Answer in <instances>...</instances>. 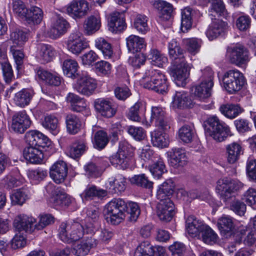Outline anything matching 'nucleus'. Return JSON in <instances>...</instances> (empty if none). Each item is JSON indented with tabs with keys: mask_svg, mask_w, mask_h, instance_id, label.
I'll list each match as a JSON object with an SVG mask.
<instances>
[{
	"mask_svg": "<svg viewBox=\"0 0 256 256\" xmlns=\"http://www.w3.org/2000/svg\"><path fill=\"white\" fill-rule=\"evenodd\" d=\"M140 82L144 88L160 94H166L168 91L166 75L160 70L152 68L146 70Z\"/></svg>",
	"mask_w": 256,
	"mask_h": 256,
	"instance_id": "nucleus-1",
	"label": "nucleus"
},
{
	"mask_svg": "<svg viewBox=\"0 0 256 256\" xmlns=\"http://www.w3.org/2000/svg\"><path fill=\"white\" fill-rule=\"evenodd\" d=\"M127 203L122 198H114L105 206L104 212L107 221L112 224H118L126 217Z\"/></svg>",
	"mask_w": 256,
	"mask_h": 256,
	"instance_id": "nucleus-2",
	"label": "nucleus"
},
{
	"mask_svg": "<svg viewBox=\"0 0 256 256\" xmlns=\"http://www.w3.org/2000/svg\"><path fill=\"white\" fill-rule=\"evenodd\" d=\"M84 234V228L78 222H63L60 226L58 236L64 242L78 240L83 236Z\"/></svg>",
	"mask_w": 256,
	"mask_h": 256,
	"instance_id": "nucleus-3",
	"label": "nucleus"
},
{
	"mask_svg": "<svg viewBox=\"0 0 256 256\" xmlns=\"http://www.w3.org/2000/svg\"><path fill=\"white\" fill-rule=\"evenodd\" d=\"M226 57L230 63L238 66L246 64L250 60L248 50L240 44L228 46Z\"/></svg>",
	"mask_w": 256,
	"mask_h": 256,
	"instance_id": "nucleus-4",
	"label": "nucleus"
},
{
	"mask_svg": "<svg viewBox=\"0 0 256 256\" xmlns=\"http://www.w3.org/2000/svg\"><path fill=\"white\" fill-rule=\"evenodd\" d=\"M207 123L209 126L208 132L209 136L216 142H222L228 136H231L230 128L217 116L210 117L207 120Z\"/></svg>",
	"mask_w": 256,
	"mask_h": 256,
	"instance_id": "nucleus-5",
	"label": "nucleus"
},
{
	"mask_svg": "<svg viewBox=\"0 0 256 256\" xmlns=\"http://www.w3.org/2000/svg\"><path fill=\"white\" fill-rule=\"evenodd\" d=\"M96 87V80L85 71L80 72L76 82L73 85V88L76 91L87 96L92 95Z\"/></svg>",
	"mask_w": 256,
	"mask_h": 256,
	"instance_id": "nucleus-6",
	"label": "nucleus"
},
{
	"mask_svg": "<svg viewBox=\"0 0 256 256\" xmlns=\"http://www.w3.org/2000/svg\"><path fill=\"white\" fill-rule=\"evenodd\" d=\"M242 186L243 184L240 182L226 177L218 180L216 190L220 198L226 202L232 197L235 191Z\"/></svg>",
	"mask_w": 256,
	"mask_h": 256,
	"instance_id": "nucleus-7",
	"label": "nucleus"
},
{
	"mask_svg": "<svg viewBox=\"0 0 256 256\" xmlns=\"http://www.w3.org/2000/svg\"><path fill=\"white\" fill-rule=\"evenodd\" d=\"M224 86L230 94L240 90L245 84L244 78L242 73L238 70H230L224 75Z\"/></svg>",
	"mask_w": 256,
	"mask_h": 256,
	"instance_id": "nucleus-8",
	"label": "nucleus"
},
{
	"mask_svg": "<svg viewBox=\"0 0 256 256\" xmlns=\"http://www.w3.org/2000/svg\"><path fill=\"white\" fill-rule=\"evenodd\" d=\"M82 33L76 31L72 32L66 42L68 50L76 55H78L88 46Z\"/></svg>",
	"mask_w": 256,
	"mask_h": 256,
	"instance_id": "nucleus-9",
	"label": "nucleus"
},
{
	"mask_svg": "<svg viewBox=\"0 0 256 256\" xmlns=\"http://www.w3.org/2000/svg\"><path fill=\"white\" fill-rule=\"evenodd\" d=\"M128 146L126 142H120L118 152L110 158L111 164L117 168L124 170L129 166L130 158L126 152Z\"/></svg>",
	"mask_w": 256,
	"mask_h": 256,
	"instance_id": "nucleus-10",
	"label": "nucleus"
},
{
	"mask_svg": "<svg viewBox=\"0 0 256 256\" xmlns=\"http://www.w3.org/2000/svg\"><path fill=\"white\" fill-rule=\"evenodd\" d=\"M154 122L156 126L162 130H167L170 128V126L166 120L165 112L162 108L158 106H152L151 110V116L150 122L146 120H142V124L147 126L150 124Z\"/></svg>",
	"mask_w": 256,
	"mask_h": 256,
	"instance_id": "nucleus-11",
	"label": "nucleus"
},
{
	"mask_svg": "<svg viewBox=\"0 0 256 256\" xmlns=\"http://www.w3.org/2000/svg\"><path fill=\"white\" fill-rule=\"evenodd\" d=\"M36 219L32 216L24 214H20L14 218V226L19 232L22 231L31 234L36 230Z\"/></svg>",
	"mask_w": 256,
	"mask_h": 256,
	"instance_id": "nucleus-12",
	"label": "nucleus"
},
{
	"mask_svg": "<svg viewBox=\"0 0 256 256\" xmlns=\"http://www.w3.org/2000/svg\"><path fill=\"white\" fill-rule=\"evenodd\" d=\"M172 64V74L176 84L179 86H184L188 76V65L186 60Z\"/></svg>",
	"mask_w": 256,
	"mask_h": 256,
	"instance_id": "nucleus-13",
	"label": "nucleus"
},
{
	"mask_svg": "<svg viewBox=\"0 0 256 256\" xmlns=\"http://www.w3.org/2000/svg\"><path fill=\"white\" fill-rule=\"evenodd\" d=\"M31 120L25 110L15 114L12 118L10 128L16 133L22 134L30 128Z\"/></svg>",
	"mask_w": 256,
	"mask_h": 256,
	"instance_id": "nucleus-14",
	"label": "nucleus"
},
{
	"mask_svg": "<svg viewBox=\"0 0 256 256\" xmlns=\"http://www.w3.org/2000/svg\"><path fill=\"white\" fill-rule=\"evenodd\" d=\"M67 14L74 19L86 16L88 10V4L84 0H73L66 6Z\"/></svg>",
	"mask_w": 256,
	"mask_h": 256,
	"instance_id": "nucleus-15",
	"label": "nucleus"
},
{
	"mask_svg": "<svg viewBox=\"0 0 256 256\" xmlns=\"http://www.w3.org/2000/svg\"><path fill=\"white\" fill-rule=\"evenodd\" d=\"M50 178L56 184L63 182L68 175V166L63 160L54 162L50 170Z\"/></svg>",
	"mask_w": 256,
	"mask_h": 256,
	"instance_id": "nucleus-16",
	"label": "nucleus"
},
{
	"mask_svg": "<svg viewBox=\"0 0 256 256\" xmlns=\"http://www.w3.org/2000/svg\"><path fill=\"white\" fill-rule=\"evenodd\" d=\"M66 102L70 106V110L76 112H90V108L86 100L72 92L68 94L66 98Z\"/></svg>",
	"mask_w": 256,
	"mask_h": 256,
	"instance_id": "nucleus-17",
	"label": "nucleus"
},
{
	"mask_svg": "<svg viewBox=\"0 0 256 256\" xmlns=\"http://www.w3.org/2000/svg\"><path fill=\"white\" fill-rule=\"evenodd\" d=\"M174 204L170 199L160 201L157 206L158 217L162 221H170L174 214Z\"/></svg>",
	"mask_w": 256,
	"mask_h": 256,
	"instance_id": "nucleus-18",
	"label": "nucleus"
},
{
	"mask_svg": "<svg viewBox=\"0 0 256 256\" xmlns=\"http://www.w3.org/2000/svg\"><path fill=\"white\" fill-rule=\"evenodd\" d=\"M96 110L102 116L110 118L116 113V109L112 103L108 100L104 98L96 99L94 102Z\"/></svg>",
	"mask_w": 256,
	"mask_h": 256,
	"instance_id": "nucleus-19",
	"label": "nucleus"
},
{
	"mask_svg": "<svg viewBox=\"0 0 256 256\" xmlns=\"http://www.w3.org/2000/svg\"><path fill=\"white\" fill-rule=\"evenodd\" d=\"M188 233L192 237L200 238L206 224L194 216H189L186 222Z\"/></svg>",
	"mask_w": 256,
	"mask_h": 256,
	"instance_id": "nucleus-20",
	"label": "nucleus"
},
{
	"mask_svg": "<svg viewBox=\"0 0 256 256\" xmlns=\"http://www.w3.org/2000/svg\"><path fill=\"white\" fill-rule=\"evenodd\" d=\"M96 246V240L90 237L74 244L72 252L77 256L87 255L90 249Z\"/></svg>",
	"mask_w": 256,
	"mask_h": 256,
	"instance_id": "nucleus-21",
	"label": "nucleus"
},
{
	"mask_svg": "<svg viewBox=\"0 0 256 256\" xmlns=\"http://www.w3.org/2000/svg\"><path fill=\"white\" fill-rule=\"evenodd\" d=\"M106 184L112 192L121 193L126 188V180L122 175L118 174L109 178Z\"/></svg>",
	"mask_w": 256,
	"mask_h": 256,
	"instance_id": "nucleus-22",
	"label": "nucleus"
},
{
	"mask_svg": "<svg viewBox=\"0 0 256 256\" xmlns=\"http://www.w3.org/2000/svg\"><path fill=\"white\" fill-rule=\"evenodd\" d=\"M194 104L189 94L184 91L176 92L172 102V107L178 108H191Z\"/></svg>",
	"mask_w": 256,
	"mask_h": 256,
	"instance_id": "nucleus-23",
	"label": "nucleus"
},
{
	"mask_svg": "<svg viewBox=\"0 0 256 256\" xmlns=\"http://www.w3.org/2000/svg\"><path fill=\"white\" fill-rule=\"evenodd\" d=\"M153 6L158 12L160 20L165 22L171 18L173 12V6L171 4L162 0H156Z\"/></svg>",
	"mask_w": 256,
	"mask_h": 256,
	"instance_id": "nucleus-24",
	"label": "nucleus"
},
{
	"mask_svg": "<svg viewBox=\"0 0 256 256\" xmlns=\"http://www.w3.org/2000/svg\"><path fill=\"white\" fill-rule=\"evenodd\" d=\"M108 26L109 30L115 33L121 32L126 28L124 18L122 14L118 12L110 14L108 17Z\"/></svg>",
	"mask_w": 256,
	"mask_h": 256,
	"instance_id": "nucleus-25",
	"label": "nucleus"
},
{
	"mask_svg": "<svg viewBox=\"0 0 256 256\" xmlns=\"http://www.w3.org/2000/svg\"><path fill=\"white\" fill-rule=\"evenodd\" d=\"M72 200L70 196L57 188L56 194L50 198V202L52 206L58 209L68 206L72 202Z\"/></svg>",
	"mask_w": 256,
	"mask_h": 256,
	"instance_id": "nucleus-26",
	"label": "nucleus"
},
{
	"mask_svg": "<svg viewBox=\"0 0 256 256\" xmlns=\"http://www.w3.org/2000/svg\"><path fill=\"white\" fill-rule=\"evenodd\" d=\"M69 28V23L64 18H58L48 31L49 36L53 39L57 38L65 34Z\"/></svg>",
	"mask_w": 256,
	"mask_h": 256,
	"instance_id": "nucleus-27",
	"label": "nucleus"
},
{
	"mask_svg": "<svg viewBox=\"0 0 256 256\" xmlns=\"http://www.w3.org/2000/svg\"><path fill=\"white\" fill-rule=\"evenodd\" d=\"M188 162V158L185 150L175 148L172 149L170 154V164L174 168L182 167Z\"/></svg>",
	"mask_w": 256,
	"mask_h": 256,
	"instance_id": "nucleus-28",
	"label": "nucleus"
},
{
	"mask_svg": "<svg viewBox=\"0 0 256 256\" xmlns=\"http://www.w3.org/2000/svg\"><path fill=\"white\" fill-rule=\"evenodd\" d=\"M56 52L50 45L41 44L38 46L36 58L42 64L50 62L54 58Z\"/></svg>",
	"mask_w": 256,
	"mask_h": 256,
	"instance_id": "nucleus-29",
	"label": "nucleus"
},
{
	"mask_svg": "<svg viewBox=\"0 0 256 256\" xmlns=\"http://www.w3.org/2000/svg\"><path fill=\"white\" fill-rule=\"evenodd\" d=\"M174 187L175 185L172 180H166L158 187L156 192L157 199L160 201H166V200L170 199V196L173 194Z\"/></svg>",
	"mask_w": 256,
	"mask_h": 256,
	"instance_id": "nucleus-30",
	"label": "nucleus"
},
{
	"mask_svg": "<svg viewBox=\"0 0 256 256\" xmlns=\"http://www.w3.org/2000/svg\"><path fill=\"white\" fill-rule=\"evenodd\" d=\"M227 27L228 24L226 22L220 20H215L206 30V36L210 40H212L224 33Z\"/></svg>",
	"mask_w": 256,
	"mask_h": 256,
	"instance_id": "nucleus-31",
	"label": "nucleus"
},
{
	"mask_svg": "<svg viewBox=\"0 0 256 256\" xmlns=\"http://www.w3.org/2000/svg\"><path fill=\"white\" fill-rule=\"evenodd\" d=\"M23 155L24 158L32 164H40L44 158V154L41 149L30 146L24 148Z\"/></svg>",
	"mask_w": 256,
	"mask_h": 256,
	"instance_id": "nucleus-32",
	"label": "nucleus"
},
{
	"mask_svg": "<svg viewBox=\"0 0 256 256\" xmlns=\"http://www.w3.org/2000/svg\"><path fill=\"white\" fill-rule=\"evenodd\" d=\"M213 86L214 83L208 84L200 82L194 86V90H192L194 94L200 100L204 101L210 96Z\"/></svg>",
	"mask_w": 256,
	"mask_h": 256,
	"instance_id": "nucleus-33",
	"label": "nucleus"
},
{
	"mask_svg": "<svg viewBox=\"0 0 256 256\" xmlns=\"http://www.w3.org/2000/svg\"><path fill=\"white\" fill-rule=\"evenodd\" d=\"M168 54L172 64H178V62L185 60L184 54V51L182 49L176 40H172L168 44Z\"/></svg>",
	"mask_w": 256,
	"mask_h": 256,
	"instance_id": "nucleus-34",
	"label": "nucleus"
},
{
	"mask_svg": "<svg viewBox=\"0 0 256 256\" xmlns=\"http://www.w3.org/2000/svg\"><path fill=\"white\" fill-rule=\"evenodd\" d=\"M42 126L54 135H56L60 130L58 118L53 114H46L42 119Z\"/></svg>",
	"mask_w": 256,
	"mask_h": 256,
	"instance_id": "nucleus-35",
	"label": "nucleus"
},
{
	"mask_svg": "<svg viewBox=\"0 0 256 256\" xmlns=\"http://www.w3.org/2000/svg\"><path fill=\"white\" fill-rule=\"evenodd\" d=\"M126 46L128 52L134 54L146 47V43L143 38L135 35H130L126 39Z\"/></svg>",
	"mask_w": 256,
	"mask_h": 256,
	"instance_id": "nucleus-36",
	"label": "nucleus"
},
{
	"mask_svg": "<svg viewBox=\"0 0 256 256\" xmlns=\"http://www.w3.org/2000/svg\"><path fill=\"white\" fill-rule=\"evenodd\" d=\"M34 92L30 88H23L15 94L14 100L16 104L20 107H24L29 104Z\"/></svg>",
	"mask_w": 256,
	"mask_h": 256,
	"instance_id": "nucleus-37",
	"label": "nucleus"
},
{
	"mask_svg": "<svg viewBox=\"0 0 256 256\" xmlns=\"http://www.w3.org/2000/svg\"><path fill=\"white\" fill-rule=\"evenodd\" d=\"M62 68L64 74L72 79L76 78L80 74L78 72L79 66L78 62L73 59L65 60Z\"/></svg>",
	"mask_w": 256,
	"mask_h": 256,
	"instance_id": "nucleus-38",
	"label": "nucleus"
},
{
	"mask_svg": "<svg viewBox=\"0 0 256 256\" xmlns=\"http://www.w3.org/2000/svg\"><path fill=\"white\" fill-rule=\"evenodd\" d=\"M217 225L221 234L224 236L230 234L234 228L233 218L226 214L218 218Z\"/></svg>",
	"mask_w": 256,
	"mask_h": 256,
	"instance_id": "nucleus-39",
	"label": "nucleus"
},
{
	"mask_svg": "<svg viewBox=\"0 0 256 256\" xmlns=\"http://www.w3.org/2000/svg\"><path fill=\"white\" fill-rule=\"evenodd\" d=\"M226 151L227 160L228 163L232 164L238 160L242 150L240 144L234 142L226 146Z\"/></svg>",
	"mask_w": 256,
	"mask_h": 256,
	"instance_id": "nucleus-40",
	"label": "nucleus"
},
{
	"mask_svg": "<svg viewBox=\"0 0 256 256\" xmlns=\"http://www.w3.org/2000/svg\"><path fill=\"white\" fill-rule=\"evenodd\" d=\"M88 149L86 142L84 140H76L69 148L68 154L73 158H80Z\"/></svg>",
	"mask_w": 256,
	"mask_h": 256,
	"instance_id": "nucleus-41",
	"label": "nucleus"
},
{
	"mask_svg": "<svg viewBox=\"0 0 256 256\" xmlns=\"http://www.w3.org/2000/svg\"><path fill=\"white\" fill-rule=\"evenodd\" d=\"M146 110V104L141 102H138L129 109L127 117L131 120L142 122V120H141L140 114L145 112Z\"/></svg>",
	"mask_w": 256,
	"mask_h": 256,
	"instance_id": "nucleus-42",
	"label": "nucleus"
},
{
	"mask_svg": "<svg viewBox=\"0 0 256 256\" xmlns=\"http://www.w3.org/2000/svg\"><path fill=\"white\" fill-rule=\"evenodd\" d=\"M100 18L98 15L88 17L84 25V32L88 35L96 32L100 29Z\"/></svg>",
	"mask_w": 256,
	"mask_h": 256,
	"instance_id": "nucleus-43",
	"label": "nucleus"
},
{
	"mask_svg": "<svg viewBox=\"0 0 256 256\" xmlns=\"http://www.w3.org/2000/svg\"><path fill=\"white\" fill-rule=\"evenodd\" d=\"M66 129L68 132L72 134L78 133L80 130L82 122L76 115L68 114L66 118Z\"/></svg>",
	"mask_w": 256,
	"mask_h": 256,
	"instance_id": "nucleus-44",
	"label": "nucleus"
},
{
	"mask_svg": "<svg viewBox=\"0 0 256 256\" xmlns=\"http://www.w3.org/2000/svg\"><path fill=\"white\" fill-rule=\"evenodd\" d=\"M106 195V190L98 188L95 186H87L80 196L86 200H92L94 198H103Z\"/></svg>",
	"mask_w": 256,
	"mask_h": 256,
	"instance_id": "nucleus-45",
	"label": "nucleus"
},
{
	"mask_svg": "<svg viewBox=\"0 0 256 256\" xmlns=\"http://www.w3.org/2000/svg\"><path fill=\"white\" fill-rule=\"evenodd\" d=\"M220 110L228 118L233 119L243 112V109L238 104H225L220 106Z\"/></svg>",
	"mask_w": 256,
	"mask_h": 256,
	"instance_id": "nucleus-46",
	"label": "nucleus"
},
{
	"mask_svg": "<svg viewBox=\"0 0 256 256\" xmlns=\"http://www.w3.org/2000/svg\"><path fill=\"white\" fill-rule=\"evenodd\" d=\"M151 140L153 145L158 148H166L168 145L167 134L159 130H154L151 133Z\"/></svg>",
	"mask_w": 256,
	"mask_h": 256,
	"instance_id": "nucleus-47",
	"label": "nucleus"
},
{
	"mask_svg": "<svg viewBox=\"0 0 256 256\" xmlns=\"http://www.w3.org/2000/svg\"><path fill=\"white\" fill-rule=\"evenodd\" d=\"M95 46L100 50L106 58H110L113 55L111 44L103 38H98L95 40Z\"/></svg>",
	"mask_w": 256,
	"mask_h": 256,
	"instance_id": "nucleus-48",
	"label": "nucleus"
},
{
	"mask_svg": "<svg viewBox=\"0 0 256 256\" xmlns=\"http://www.w3.org/2000/svg\"><path fill=\"white\" fill-rule=\"evenodd\" d=\"M42 18V10L38 6H32L28 10L26 21L29 24H39Z\"/></svg>",
	"mask_w": 256,
	"mask_h": 256,
	"instance_id": "nucleus-49",
	"label": "nucleus"
},
{
	"mask_svg": "<svg viewBox=\"0 0 256 256\" xmlns=\"http://www.w3.org/2000/svg\"><path fill=\"white\" fill-rule=\"evenodd\" d=\"M148 58L151 60L152 65L162 67L167 62V58L158 50L152 48L148 55Z\"/></svg>",
	"mask_w": 256,
	"mask_h": 256,
	"instance_id": "nucleus-50",
	"label": "nucleus"
},
{
	"mask_svg": "<svg viewBox=\"0 0 256 256\" xmlns=\"http://www.w3.org/2000/svg\"><path fill=\"white\" fill-rule=\"evenodd\" d=\"M154 250L148 240H144L137 246L134 256H154Z\"/></svg>",
	"mask_w": 256,
	"mask_h": 256,
	"instance_id": "nucleus-51",
	"label": "nucleus"
},
{
	"mask_svg": "<svg viewBox=\"0 0 256 256\" xmlns=\"http://www.w3.org/2000/svg\"><path fill=\"white\" fill-rule=\"evenodd\" d=\"M195 135V132L193 126L189 125H184L179 129L178 137L184 143H190Z\"/></svg>",
	"mask_w": 256,
	"mask_h": 256,
	"instance_id": "nucleus-52",
	"label": "nucleus"
},
{
	"mask_svg": "<svg viewBox=\"0 0 256 256\" xmlns=\"http://www.w3.org/2000/svg\"><path fill=\"white\" fill-rule=\"evenodd\" d=\"M198 238H202V240L206 244H212L216 242L218 236L208 225L206 224Z\"/></svg>",
	"mask_w": 256,
	"mask_h": 256,
	"instance_id": "nucleus-53",
	"label": "nucleus"
},
{
	"mask_svg": "<svg viewBox=\"0 0 256 256\" xmlns=\"http://www.w3.org/2000/svg\"><path fill=\"white\" fill-rule=\"evenodd\" d=\"M148 169L152 176L159 179L166 172V166L162 158L158 160L148 166Z\"/></svg>",
	"mask_w": 256,
	"mask_h": 256,
	"instance_id": "nucleus-54",
	"label": "nucleus"
},
{
	"mask_svg": "<svg viewBox=\"0 0 256 256\" xmlns=\"http://www.w3.org/2000/svg\"><path fill=\"white\" fill-rule=\"evenodd\" d=\"M192 9L187 7L182 10L181 30L185 32L190 30L192 25Z\"/></svg>",
	"mask_w": 256,
	"mask_h": 256,
	"instance_id": "nucleus-55",
	"label": "nucleus"
},
{
	"mask_svg": "<svg viewBox=\"0 0 256 256\" xmlns=\"http://www.w3.org/2000/svg\"><path fill=\"white\" fill-rule=\"evenodd\" d=\"M132 184L144 188L151 189L153 188V182L150 180L145 174L134 175L130 178Z\"/></svg>",
	"mask_w": 256,
	"mask_h": 256,
	"instance_id": "nucleus-56",
	"label": "nucleus"
},
{
	"mask_svg": "<svg viewBox=\"0 0 256 256\" xmlns=\"http://www.w3.org/2000/svg\"><path fill=\"white\" fill-rule=\"evenodd\" d=\"M12 10L20 18L26 21L29 9L27 8L25 4L20 0L13 1L12 3Z\"/></svg>",
	"mask_w": 256,
	"mask_h": 256,
	"instance_id": "nucleus-57",
	"label": "nucleus"
},
{
	"mask_svg": "<svg viewBox=\"0 0 256 256\" xmlns=\"http://www.w3.org/2000/svg\"><path fill=\"white\" fill-rule=\"evenodd\" d=\"M108 142L106 133L100 130L97 132L94 136V144L95 148L99 150L104 148Z\"/></svg>",
	"mask_w": 256,
	"mask_h": 256,
	"instance_id": "nucleus-58",
	"label": "nucleus"
},
{
	"mask_svg": "<svg viewBox=\"0 0 256 256\" xmlns=\"http://www.w3.org/2000/svg\"><path fill=\"white\" fill-rule=\"evenodd\" d=\"M28 198L26 191L24 189H18L10 196L12 204L13 205H22Z\"/></svg>",
	"mask_w": 256,
	"mask_h": 256,
	"instance_id": "nucleus-59",
	"label": "nucleus"
},
{
	"mask_svg": "<svg viewBox=\"0 0 256 256\" xmlns=\"http://www.w3.org/2000/svg\"><path fill=\"white\" fill-rule=\"evenodd\" d=\"M27 39V34L19 29L14 30L10 34V40L17 46H22Z\"/></svg>",
	"mask_w": 256,
	"mask_h": 256,
	"instance_id": "nucleus-60",
	"label": "nucleus"
},
{
	"mask_svg": "<svg viewBox=\"0 0 256 256\" xmlns=\"http://www.w3.org/2000/svg\"><path fill=\"white\" fill-rule=\"evenodd\" d=\"M27 174L31 180L37 183L44 180L47 176L48 173L46 170L38 168L28 170Z\"/></svg>",
	"mask_w": 256,
	"mask_h": 256,
	"instance_id": "nucleus-61",
	"label": "nucleus"
},
{
	"mask_svg": "<svg viewBox=\"0 0 256 256\" xmlns=\"http://www.w3.org/2000/svg\"><path fill=\"white\" fill-rule=\"evenodd\" d=\"M148 19L144 15L138 14L134 20V27L138 31L142 33H145L148 28Z\"/></svg>",
	"mask_w": 256,
	"mask_h": 256,
	"instance_id": "nucleus-62",
	"label": "nucleus"
},
{
	"mask_svg": "<svg viewBox=\"0 0 256 256\" xmlns=\"http://www.w3.org/2000/svg\"><path fill=\"white\" fill-rule=\"evenodd\" d=\"M42 136V133L38 130H30L25 134L26 141L30 146L37 148L38 141Z\"/></svg>",
	"mask_w": 256,
	"mask_h": 256,
	"instance_id": "nucleus-63",
	"label": "nucleus"
},
{
	"mask_svg": "<svg viewBox=\"0 0 256 256\" xmlns=\"http://www.w3.org/2000/svg\"><path fill=\"white\" fill-rule=\"evenodd\" d=\"M182 42L187 50L192 54L198 52L200 47L199 41L196 38L184 39Z\"/></svg>",
	"mask_w": 256,
	"mask_h": 256,
	"instance_id": "nucleus-64",
	"label": "nucleus"
}]
</instances>
